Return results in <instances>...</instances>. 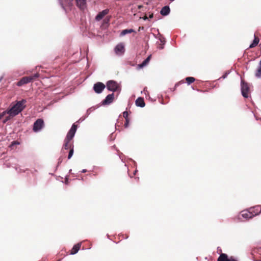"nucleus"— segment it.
<instances>
[{"label": "nucleus", "instance_id": "4468645a", "mask_svg": "<svg viewBox=\"0 0 261 261\" xmlns=\"http://www.w3.org/2000/svg\"><path fill=\"white\" fill-rule=\"evenodd\" d=\"M76 6L81 10H84L86 8V0H75Z\"/></svg>", "mask_w": 261, "mask_h": 261}, {"label": "nucleus", "instance_id": "f257e3e1", "mask_svg": "<svg viewBox=\"0 0 261 261\" xmlns=\"http://www.w3.org/2000/svg\"><path fill=\"white\" fill-rule=\"evenodd\" d=\"M27 100L25 99H22L21 100L17 101L16 103L10 109L6 110V112L8 115L3 120L4 123L10 120L13 117L16 116L25 108Z\"/></svg>", "mask_w": 261, "mask_h": 261}, {"label": "nucleus", "instance_id": "79ce46f5", "mask_svg": "<svg viewBox=\"0 0 261 261\" xmlns=\"http://www.w3.org/2000/svg\"><path fill=\"white\" fill-rule=\"evenodd\" d=\"M87 172V170L86 169H83L82 171H81V172L82 173H86Z\"/></svg>", "mask_w": 261, "mask_h": 261}, {"label": "nucleus", "instance_id": "bb28decb", "mask_svg": "<svg viewBox=\"0 0 261 261\" xmlns=\"http://www.w3.org/2000/svg\"><path fill=\"white\" fill-rule=\"evenodd\" d=\"M123 116L124 117V118L126 119V123L125 124V125L126 126L128 124V121H127V117H128V112L127 111H124L123 113Z\"/></svg>", "mask_w": 261, "mask_h": 261}, {"label": "nucleus", "instance_id": "864d4df0", "mask_svg": "<svg viewBox=\"0 0 261 261\" xmlns=\"http://www.w3.org/2000/svg\"><path fill=\"white\" fill-rule=\"evenodd\" d=\"M71 172V169H70L69 171V173H70Z\"/></svg>", "mask_w": 261, "mask_h": 261}, {"label": "nucleus", "instance_id": "4c0bfd02", "mask_svg": "<svg viewBox=\"0 0 261 261\" xmlns=\"http://www.w3.org/2000/svg\"><path fill=\"white\" fill-rule=\"evenodd\" d=\"M68 182H69V181H68V178L67 177H66V178H65V184L66 185H68Z\"/></svg>", "mask_w": 261, "mask_h": 261}, {"label": "nucleus", "instance_id": "f8f14e48", "mask_svg": "<svg viewBox=\"0 0 261 261\" xmlns=\"http://www.w3.org/2000/svg\"><path fill=\"white\" fill-rule=\"evenodd\" d=\"M109 9H105V10H102V11L100 12L96 16L95 18V20H96L97 21H100L103 18V17L105 15L108 14L109 13Z\"/></svg>", "mask_w": 261, "mask_h": 261}, {"label": "nucleus", "instance_id": "412c9836", "mask_svg": "<svg viewBox=\"0 0 261 261\" xmlns=\"http://www.w3.org/2000/svg\"><path fill=\"white\" fill-rule=\"evenodd\" d=\"M259 41V39L257 37H256L255 36V35H254V40H253L252 43L249 45V48H253V47L256 46L258 44Z\"/></svg>", "mask_w": 261, "mask_h": 261}, {"label": "nucleus", "instance_id": "4d7b16f0", "mask_svg": "<svg viewBox=\"0 0 261 261\" xmlns=\"http://www.w3.org/2000/svg\"><path fill=\"white\" fill-rule=\"evenodd\" d=\"M260 61H261V60Z\"/></svg>", "mask_w": 261, "mask_h": 261}, {"label": "nucleus", "instance_id": "1a4fd4ad", "mask_svg": "<svg viewBox=\"0 0 261 261\" xmlns=\"http://www.w3.org/2000/svg\"><path fill=\"white\" fill-rule=\"evenodd\" d=\"M32 82L31 78L29 76H24L22 77L18 82L16 84L18 87H21L25 84H27Z\"/></svg>", "mask_w": 261, "mask_h": 261}, {"label": "nucleus", "instance_id": "cd10ccee", "mask_svg": "<svg viewBox=\"0 0 261 261\" xmlns=\"http://www.w3.org/2000/svg\"><path fill=\"white\" fill-rule=\"evenodd\" d=\"M95 109L96 108H95L94 107H91V108H89L87 110V112H86L87 116L89 115L91 112L94 111L95 110Z\"/></svg>", "mask_w": 261, "mask_h": 261}, {"label": "nucleus", "instance_id": "a19ab883", "mask_svg": "<svg viewBox=\"0 0 261 261\" xmlns=\"http://www.w3.org/2000/svg\"><path fill=\"white\" fill-rule=\"evenodd\" d=\"M129 160L131 161L133 163H134L135 165H136V162L134 160H133L132 159H129Z\"/></svg>", "mask_w": 261, "mask_h": 261}, {"label": "nucleus", "instance_id": "c756f323", "mask_svg": "<svg viewBox=\"0 0 261 261\" xmlns=\"http://www.w3.org/2000/svg\"><path fill=\"white\" fill-rule=\"evenodd\" d=\"M63 162V158L60 156L58 159V165L57 166V168Z\"/></svg>", "mask_w": 261, "mask_h": 261}, {"label": "nucleus", "instance_id": "9d476101", "mask_svg": "<svg viewBox=\"0 0 261 261\" xmlns=\"http://www.w3.org/2000/svg\"><path fill=\"white\" fill-rule=\"evenodd\" d=\"M114 98V94L113 93L108 94L106 97L105 99L101 101L102 105H108L111 104L113 102Z\"/></svg>", "mask_w": 261, "mask_h": 261}, {"label": "nucleus", "instance_id": "09e8293b", "mask_svg": "<svg viewBox=\"0 0 261 261\" xmlns=\"http://www.w3.org/2000/svg\"><path fill=\"white\" fill-rule=\"evenodd\" d=\"M139 29H140V30H142V29H143V27H142V28H141V27H139Z\"/></svg>", "mask_w": 261, "mask_h": 261}, {"label": "nucleus", "instance_id": "8fccbe9b", "mask_svg": "<svg viewBox=\"0 0 261 261\" xmlns=\"http://www.w3.org/2000/svg\"><path fill=\"white\" fill-rule=\"evenodd\" d=\"M139 29H140V30H142V29H143V27H142V28H141V27H139Z\"/></svg>", "mask_w": 261, "mask_h": 261}, {"label": "nucleus", "instance_id": "c03bdc74", "mask_svg": "<svg viewBox=\"0 0 261 261\" xmlns=\"http://www.w3.org/2000/svg\"><path fill=\"white\" fill-rule=\"evenodd\" d=\"M178 85V83H177L175 85V87H177Z\"/></svg>", "mask_w": 261, "mask_h": 261}, {"label": "nucleus", "instance_id": "a878e982", "mask_svg": "<svg viewBox=\"0 0 261 261\" xmlns=\"http://www.w3.org/2000/svg\"><path fill=\"white\" fill-rule=\"evenodd\" d=\"M39 76H40V74L38 73H35V74H33L32 75L29 76V77L30 78H31L32 82L33 80H34L36 78L39 77Z\"/></svg>", "mask_w": 261, "mask_h": 261}, {"label": "nucleus", "instance_id": "423d86ee", "mask_svg": "<svg viewBox=\"0 0 261 261\" xmlns=\"http://www.w3.org/2000/svg\"><path fill=\"white\" fill-rule=\"evenodd\" d=\"M250 208L249 210H244L241 212V214L239 216V219L241 221L242 220L241 218V217L244 218L245 219H249L253 217V214H251Z\"/></svg>", "mask_w": 261, "mask_h": 261}, {"label": "nucleus", "instance_id": "a18cd8bd", "mask_svg": "<svg viewBox=\"0 0 261 261\" xmlns=\"http://www.w3.org/2000/svg\"><path fill=\"white\" fill-rule=\"evenodd\" d=\"M137 170H135L134 171V174L135 175L136 173H137Z\"/></svg>", "mask_w": 261, "mask_h": 261}, {"label": "nucleus", "instance_id": "3c124183", "mask_svg": "<svg viewBox=\"0 0 261 261\" xmlns=\"http://www.w3.org/2000/svg\"><path fill=\"white\" fill-rule=\"evenodd\" d=\"M139 29H140V30H142V29H143V27H142V28H141V27H139Z\"/></svg>", "mask_w": 261, "mask_h": 261}, {"label": "nucleus", "instance_id": "e433bc0d", "mask_svg": "<svg viewBox=\"0 0 261 261\" xmlns=\"http://www.w3.org/2000/svg\"><path fill=\"white\" fill-rule=\"evenodd\" d=\"M153 17V14L151 13L149 15V16L148 17V19H151Z\"/></svg>", "mask_w": 261, "mask_h": 261}, {"label": "nucleus", "instance_id": "6ab92c4d", "mask_svg": "<svg viewBox=\"0 0 261 261\" xmlns=\"http://www.w3.org/2000/svg\"><path fill=\"white\" fill-rule=\"evenodd\" d=\"M68 149H69V151L68 155V159L69 160L71 158L74 153L73 143L69 144V145L68 146Z\"/></svg>", "mask_w": 261, "mask_h": 261}, {"label": "nucleus", "instance_id": "39448f33", "mask_svg": "<svg viewBox=\"0 0 261 261\" xmlns=\"http://www.w3.org/2000/svg\"><path fill=\"white\" fill-rule=\"evenodd\" d=\"M105 88L106 85L101 82H97L93 85V90L97 94L102 93Z\"/></svg>", "mask_w": 261, "mask_h": 261}, {"label": "nucleus", "instance_id": "37998d69", "mask_svg": "<svg viewBox=\"0 0 261 261\" xmlns=\"http://www.w3.org/2000/svg\"><path fill=\"white\" fill-rule=\"evenodd\" d=\"M110 21V18H108V19H105V21L106 22V23H108L109 22V21Z\"/></svg>", "mask_w": 261, "mask_h": 261}, {"label": "nucleus", "instance_id": "6e6d98bb", "mask_svg": "<svg viewBox=\"0 0 261 261\" xmlns=\"http://www.w3.org/2000/svg\"><path fill=\"white\" fill-rule=\"evenodd\" d=\"M81 121V119H79V120L78 121V122H79V121ZM77 121L76 123H77Z\"/></svg>", "mask_w": 261, "mask_h": 261}, {"label": "nucleus", "instance_id": "2f4dec72", "mask_svg": "<svg viewBox=\"0 0 261 261\" xmlns=\"http://www.w3.org/2000/svg\"><path fill=\"white\" fill-rule=\"evenodd\" d=\"M14 168L15 169V170L17 172H21V169H20V168L19 167L15 166V167H14Z\"/></svg>", "mask_w": 261, "mask_h": 261}, {"label": "nucleus", "instance_id": "f03ea898", "mask_svg": "<svg viewBox=\"0 0 261 261\" xmlns=\"http://www.w3.org/2000/svg\"><path fill=\"white\" fill-rule=\"evenodd\" d=\"M106 87L109 91L113 92H118L120 93L121 91V88L117 82L113 80L108 81L106 83Z\"/></svg>", "mask_w": 261, "mask_h": 261}, {"label": "nucleus", "instance_id": "dca6fc26", "mask_svg": "<svg viewBox=\"0 0 261 261\" xmlns=\"http://www.w3.org/2000/svg\"><path fill=\"white\" fill-rule=\"evenodd\" d=\"M135 104L137 107L143 108L145 106L144 98L141 97H138L135 101Z\"/></svg>", "mask_w": 261, "mask_h": 261}, {"label": "nucleus", "instance_id": "58836bf2", "mask_svg": "<svg viewBox=\"0 0 261 261\" xmlns=\"http://www.w3.org/2000/svg\"><path fill=\"white\" fill-rule=\"evenodd\" d=\"M142 18L144 20H148V18L147 16H143V17H142Z\"/></svg>", "mask_w": 261, "mask_h": 261}, {"label": "nucleus", "instance_id": "6e6552de", "mask_svg": "<svg viewBox=\"0 0 261 261\" xmlns=\"http://www.w3.org/2000/svg\"><path fill=\"white\" fill-rule=\"evenodd\" d=\"M59 4L62 9L66 12V7H71L72 6L73 0H58Z\"/></svg>", "mask_w": 261, "mask_h": 261}, {"label": "nucleus", "instance_id": "5fc2aeb1", "mask_svg": "<svg viewBox=\"0 0 261 261\" xmlns=\"http://www.w3.org/2000/svg\"><path fill=\"white\" fill-rule=\"evenodd\" d=\"M128 236H126V238H125V239H127V238H128Z\"/></svg>", "mask_w": 261, "mask_h": 261}, {"label": "nucleus", "instance_id": "20e7f679", "mask_svg": "<svg viewBox=\"0 0 261 261\" xmlns=\"http://www.w3.org/2000/svg\"><path fill=\"white\" fill-rule=\"evenodd\" d=\"M249 88L247 83L241 81V93L242 96L245 98L249 97Z\"/></svg>", "mask_w": 261, "mask_h": 261}, {"label": "nucleus", "instance_id": "393cba45", "mask_svg": "<svg viewBox=\"0 0 261 261\" xmlns=\"http://www.w3.org/2000/svg\"><path fill=\"white\" fill-rule=\"evenodd\" d=\"M19 144H20V142H19L18 141H17V140H16V141H12V142L11 143V144H10V145L9 147H10V148H11L12 149H13V147H14V146H15V145H19Z\"/></svg>", "mask_w": 261, "mask_h": 261}, {"label": "nucleus", "instance_id": "c9c22d12", "mask_svg": "<svg viewBox=\"0 0 261 261\" xmlns=\"http://www.w3.org/2000/svg\"><path fill=\"white\" fill-rule=\"evenodd\" d=\"M261 252V248H256L255 250H254L253 253H256V252Z\"/></svg>", "mask_w": 261, "mask_h": 261}, {"label": "nucleus", "instance_id": "72a5a7b5", "mask_svg": "<svg viewBox=\"0 0 261 261\" xmlns=\"http://www.w3.org/2000/svg\"><path fill=\"white\" fill-rule=\"evenodd\" d=\"M115 137V135H114V134H113V133H112V134L110 135V137H109V138H110V140L112 141V140H114Z\"/></svg>", "mask_w": 261, "mask_h": 261}, {"label": "nucleus", "instance_id": "0eeeda50", "mask_svg": "<svg viewBox=\"0 0 261 261\" xmlns=\"http://www.w3.org/2000/svg\"><path fill=\"white\" fill-rule=\"evenodd\" d=\"M44 126V121L42 119H38L34 123L33 130H40Z\"/></svg>", "mask_w": 261, "mask_h": 261}, {"label": "nucleus", "instance_id": "ea45409f", "mask_svg": "<svg viewBox=\"0 0 261 261\" xmlns=\"http://www.w3.org/2000/svg\"><path fill=\"white\" fill-rule=\"evenodd\" d=\"M143 7V5H138V9H142Z\"/></svg>", "mask_w": 261, "mask_h": 261}, {"label": "nucleus", "instance_id": "473e14b6", "mask_svg": "<svg viewBox=\"0 0 261 261\" xmlns=\"http://www.w3.org/2000/svg\"><path fill=\"white\" fill-rule=\"evenodd\" d=\"M116 150L117 151V152H119L118 156H119V157L120 159H121V161H122V162H124L123 161V159H121V155H122V152H119V151L118 149H116Z\"/></svg>", "mask_w": 261, "mask_h": 261}, {"label": "nucleus", "instance_id": "603ef678", "mask_svg": "<svg viewBox=\"0 0 261 261\" xmlns=\"http://www.w3.org/2000/svg\"><path fill=\"white\" fill-rule=\"evenodd\" d=\"M113 148H116L115 145H114V146H113Z\"/></svg>", "mask_w": 261, "mask_h": 261}, {"label": "nucleus", "instance_id": "b1692460", "mask_svg": "<svg viewBox=\"0 0 261 261\" xmlns=\"http://www.w3.org/2000/svg\"><path fill=\"white\" fill-rule=\"evenodd\" d=\"M185 80H186V81L188 85L191 84V83L194 82L195 80L194 77H191V76L187 77L186 78Z\"/></svg>", "mask_w": 261, "mask_h": 261}, {"label": "nucleus", "instance_id": "7ed1b4c3", "mask_svg": "<svg viewBox=\"0 0 261 261\" xmlns=\"http://www.w3.org/2000/svg\"><path fill=\"white\" fill-rule=\"evenodd\" d=\"M76 132H68L66 137L64 140V142L63 144V148L65 150L68 149V146L70 143H73V142H70V141L72 140L75 136Z\"/></svg>", "mask_w": 261, "mask_h": 261}, {"label": "nucleus", "instance_id": "f704fd0d", "mask_svg": "<svg viewBox=\"0 0 261 261\" xmlns=\"http://www.w3.org/2000/svg\"><path fill=\"white\" fill-rule=\"evenodd\" d=\"M229 73V72H225V73H224V74L221 76V78L223 79H225V78L227 76V75H228V74Z\"/></svg>", "mask_w": 261, "mask_h": 261}, {"label": "nucleus", "instance_id": "5701e85b", "mask_svg": "<svg viewBox=\"0 0 261 261\" xmlns=\"http://www.w3.org/2000/svg\"><path fill=\"white\" fill-rule=\"evenodd\" d=\"M255 76L257 78L261 77V61L259 62V67L256 70L255 73Z\"/></svg>", "mask_w": 261, "mask_h": 261}, {"label": "nucleus", "instance_id": "ddd939ff", "mask_svg": "<svg viewBox=\"0 0 261 261\" xmlns=\"http://www.w3.org/2000/svg\"><path fill=\"white\" fill-rule=\"evenodd\" d=\"M250 211L253 217L258 215L261 213V205H256L253 207L250 208Z\"/></svg>", "mask_w": 261, "mask_h": 261}, {"label": "nucleus", "instance_id": "de8ad7c7", "mask_svg": "<svg viewBox=\"0 0 261 261\" xmlns=\"http://www.w3.org/2000/svg\"><path fill=\"white\" fill-rule=\"evenodd\" d=\"M2 79H3V77H0V82H1V81L2 80Z\"/></svg>", "mask_w": 261, "mask_h": 261}, {"label": "nucleus", "instance_id": "f3484780", "mask_svg": "<svg viewBox=\"0 0 261 261\" xmlns=\"http://www.w3.org/2000/svg\"><path fill=\"white\" fill-rule=\"evenodd\" d=\"M115 51L116 54L122 53L124 51V46L122 43L117 44L115 47Z\"/></svg>", "mask_w": 261, "mask_h": 261}, {"label": "nucleus", "instance_id": "a211bd4d", "mask_svg": "<svg viewBox=\"0 0 261 261\" xmlns=\"http://www.w3.org/2000/svg\"><path fill=\"white\" fill-rule=\"evenodd\" d=\"M81 246V243H77L76 244L74 245L73 246V247H72L70 254L71 255H74V254L77 253L80 249Z\"/></svg>", "mask_w": 261, "mask_h": 261}, {"label": "nucleus", "instance_id": "2eb2a0df", "mask_svg": "<svg viewBox=\"0 0 261 261\" xmlns=\"http://www.w3.org/2000/svg\"><path fill=\"white\" fill-rule=\"evenodd\" d=\"M170 12V8L168 6H165L163 7L161 11H160V14L164 16H167L169 15Z\"/></svg>", "mask_w": 261, "mask_h": 261}, {"label": "nucleus", "instance_id": "9b49d317", "mask_svg": "<svg viewBox=\"0 0 261 261\" xmlns=\"http://www.w3.org/2000/svg\"><path fill=\"white\" fill-rule=\"evenodd\" d=\"M217 261H237L232 256L228 258L225 253H221L218 257Z\"/></svg>", "mask_w": 261, "mask_h": 261}, {"label": "nucleus", "instance_id": "c85d7f7f", "mask_svg": "<svg viewBox=\"0 0 261 261\" xmlns=\"http://www.w3.org/2000/svg\"><path fill=\"white\" fill-rule=\"evenodd\" d=\"M77 129V124L76 123H73L69 130H76Z\"/></svg>", "mask_w": 261, "mask_h": 261}, {"label": "nucleus", "instance_id": "aec40b11", "mask_svg": "<svg viewBox=\"0 0 261 261\" xmlns=\"http://www.w3.org/2000/svg\"><path fill=\"white\" fill-rule=\"evenodd\" d=\"M151 58V55L149 56L146 59H145L142 63L138 65V67L139 68H143V67L146 66L148 62H149Z\"/></svg>", "mask_w": 261, "mask_h": 261}, {"label": "nucleus", "instance_id": "4be33fe9", "mask_svg": "<svg viewBox=\"0 0 261 261\" xmlns=\"http://www.w3.org/2000/svg\"><path fill=\"white\" fill-rule=\"evenodd\" d=\"M135 32V30L132 29H125V30H123L122 31V32L120 33V35L122 36H124V35H126L127 34L131 33L133 32Z\"/></svg>", "mask_w": 261, "mask_h": 261}, {"label": "nucleus", "instance_id": "49530a36", "mask_svg": "<svg viewBox=\"0 0 261 261\" xmlns=\"http://www.w3.org/2000/svg\"><path fill=\"white\" fill-rule=\"evenodd\" d=\"M2 79H3V77H0V82H1V81L2 80Z\"/></svg>", "mask_w": 261, "mask_h": 261}, {"label": "nucleus", "instance_id": "7c9ffc66", "mask_svg": "<svg viewBox=\"0 0 261 261\" xmlns=\"http://www.w3.org/2000/svg\"><path fill=\"white\" fill-rule=\"evenodd\" d=\"M7 113L5 111H3L2 113H0V120L4 117L5 115H6Z\"/></svg>", "mask_w": 261, "mask_h": 261}]
</instances>
